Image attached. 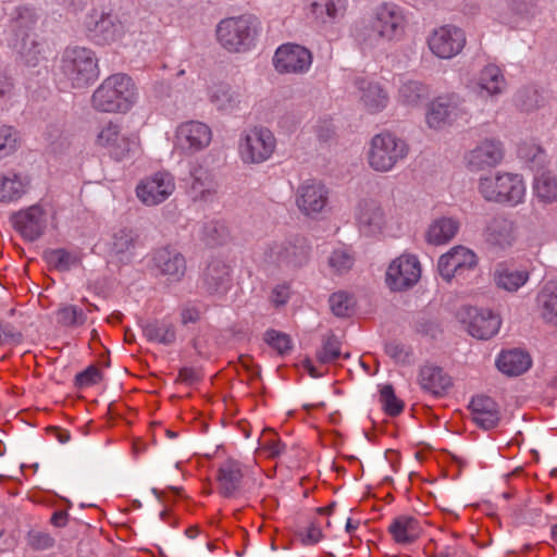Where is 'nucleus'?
<instances>
[{"label": "nucleus", "mask_w": 557, "mask_h": 557, "mask_svg": "<svg viewBox=\"0 0 557 557\" xmlns=\"http://www.w3.org/2000/svg\"><path fill=\"white\" fill-rule=\"evenodd\" d=\"M503 158L504 148L502 143L485 139L466 154V163L470 171L478 172L498 165Z\"/></svg>", "instance_id": "nucleus-21"}, {"label": "nucleus", "mask_w": 557, "mask_h": 557, "mask_svg": "<svg viewBox=\"0 0 557 557\" xmlns=\"http://www.w3.org/2000/svg\"><path fill=\"white\" fill-rule=\"evenodd\" d=\"M329 302L332 312L336 317H348L352 311L354 300L348 294L344 292H338L331 295Z\"/></svg>", "instance_id": "nucleus-52"}, {"label": "nucleus", "mask_w": 557, "mask_h": 557, "mask_svg": "<svg viewBox=\"0 0 557 557\" xmlns=\"http://www.w3.org/2000/svg\"><path fill=\"white\" fill-rule=\"evenodd\" d=\"M484 236L490 244L506 248L516 240V226L505 215L497 214L487 222Z\"/></svg>", "instance_id": "nucleus-28"}, {"label": "nucleus", "mask_w": 557, "mask_h": 557, "mask_svg": "<svg viewBox=\"0 0 557 557\" xmlns=\"http://www.w3.org/2000/svg\"><path fill=\"white\" fill-rule=\"evenodd\" d=\"M355 263V258L350 251L345 248L334 249L329 257V265L336 274L349 271Z\"/></svg>", "instance_id": "nucleus-51"}, {"label": "nucleus", "mask_w": 557, "mask_h": 557, "mask_svg": "<svg viewBox=\"0 0 557 557\" xmlns=\"http://www.w3.org/2000/svg\"><path fill=\"white\" fill-rule=\"evenodd\" d=\"M456 315L468 333L478 339L493 337L500 327V319L490 309L462 306Z\"/></svg>", "instance_id": "nucleus-14"}, {"label": "nucleus", "mask_w": 557, "mask_h": 557, "mask_svg": "<svg viewBox=\"0 0 557 557\" xmlns=\"http://www.w3.org/2000/svg\"><path fill=\"white\" fill-rule=\"evenodd\" d=\"M356 222L366 235H375L383 232L387 218L381 203L374 199L361 200L356 208Z\"/></svg>", "instance_id": "nucleus-23"}, {"label": "nucleus", "mask_w": 557, "mask_h": 557, "mask_svg": "<svg viewBox=\"0 0 557 557\" xmlns=\"http://www.w3.org/2000/svg\"><path fill=\"white\" fill-rule=\"evenodd\" d=\"M16 232L27 242H35L47 227L46 213L39 206H32L12 216Z\"/></svg>", "instance_id": "nucleus-22"}, {"label": "nucleus", "mask_w": 557, "mask_h": 557, "mask_svg": "<svg viewBox=\"0 0 557 557\" xmlns=\"http://www.w3.org/2000/svg\"><path fill=\"white\" fill-rule=\"evenodd\" d=\"M28 543L35 549H48L53 546L54 540L45 532L34 531L28 534Z\"/></svg>", "instance_id": "nucleus-59"}, {"label": "nucleus", "mask_w": 557, "mask_h": 557, "mask_svg": "<svg viewBox=\"0 0 557 557\" xmlns=\"http://www.w3.org/2000/svg\"><path fill=\"white\" fill-rule=\"evenodd\" d=\"M436 553L437 557H466V550L458 543L445 545Z\"/></svg>", "instance_id": "nucleus-62"}, {"label": "nucleus", "mask_w": 557, "mask_h": 557, "mask_svg": "<svg viewBox=\"0 0 557 557\" xmlns=\"http://www.w3.org/2000/svg\"><path fill=\"white\" fill-rule=\"evenodd\" d=\"M141 329L149 342L170 346L176 341L175 325L166 319L147 321Z\"/></svg>", "instance_id": "nucleus-38"}, {"label": "nucleus", "mask_w": 557, "mask_h": 557, "mask_svg": "<svg viewBox=\"0 0 557 557\" xmlns=\"http://www.w3.org/2000/svg\"><path fill=\"white\" fill-rule=\"evenodd\" d=\"M394 540L400 544H410L414 542L421 532L419 521L410 516H400L396 518L388 528Z\"/></svg>", "instance_id": "nucleus-39"}, {"label": "nucleus", "mask_w": 557, "mask_h": 557, "mask_svg": "<svg viewBox=\"0 0 557 557\" xmlns=\"http://www.w3.org/2000/svg\"><path fill=\"white\" fill-rule=\"evenodd\" d=\"M529 278L530 272L527 269L498 265L494 272L496 286L509 293L517 292Z\"/></svg>", "instance_id": "nucleus-37"}, {"label": "nucleus", "mask_w": 557, "mask_h": 557, "mask_svg": "<svg viewBox=\"0 0 557 557\" xmlns=\"http://www.w3.org/2000/svg\"><path fill=\"white\" fill-rule=\"evenodd\" d=\"M329 201V189L318 180L302 182L296 191V205L299 211L309 218L321 213Z\"/></svg>", "instance_id": "nucleus-19"}, {"label": "nucleus", "mask_w": 557, "mask_h": 557, "mask_svg": "<svg viewBox=\"0 0 557 557\" xmlns=\"http://www.w3.org/2000/svg\"><path fill=\"white\" fill-rule=\"evenodd\" d=\"M430 95L429 87L418 81H406L398 89V101L407 107H418Z\"/></svg>", "instance_id": "nucleus-42"}, {"label": "nucleus", "mask_w": 557, "mask_h": 557, "mask_svg": "<svg viewBox=\"0 0 557 557\" xmlns=\"http://www.w3.org/2000/svg\"><path fill=\"white\" fill-rule=\"evenodd\" d=\"M474 423L483 430L496 428L500 421L499 406L491 397L479 395L469 406Z\"/></svg>", "instance_id": "nucleus-27"}, {"label": "nucleus", "mask_w": 557, "mask_h": 557, "mask_svg": "<svg viewBox=\"0 0 557 557\" xmlns=\"http://www.w3.org/2000/svg\"><path fill=\"white\" fill-rule=\"evenodd\" d=\"M96 144L115 161L132 158L138 149L137 138L124 132L121 125L113 122H109L100 128Z\"/></svg>", "instance_id": "nucleus-13"}, {"label": "nucleus", "mask_w": 557, "mask_h": 557, "mask_svg": "<svg viewBox=\"0 0 557 557\" xmlns=\"http://www.w3.org/2000/svg\"><path fill=\"white\" fill-rule=\"evenodd\" d=\"M479 191L487 201L516 206L524 198L525 185L518 174L498 172L495 175L481 177Z\"/></svg>", "instance_id": "nucleus-7"}, {"label": "nucleus", "mask_w": 557, "mask_h": 557, "mask_svg": "<svg viewBox=\"0 0 557 557\" xmlns=\"http://www.w3.org/2000/svg\"><path fill=\"white\" fill-rule=\"evenodd\" d=\"M25 190L26 184L17 173L10 171L0 176V201H15L25 194Z\"/></svg>", "instance_id": "nucleus-40"}, {"label": "nucleus", "mask_w": 557, "mask_h": 557, "mask_svg": "<svg viewBox=\"0 0 557 557\" xmlns=\"http://www.w3.org/2000/svg\"><path fill=\"white\" fill-rule=\"evenodd\" d=\"M17 143V132L12 126L0 125V159L13 153Z\"/></svg>", "instance_id": "nucleus-54"}, {"label": "nucleus", "mask_w": 557, "mask_h": 557, "mask_svg": "<svg viewBox=\"0 0 557 557\" xmlns=\"http://www.w3.org/2000/svg\"><path fill=\"white\" fill-rule=\"evenodd\" d=\"M47 140L50 151L55 156L71 154L75 150L72 140L58 126H50L48 128Z\"/></svg>", "instance_id": "nucleus-47"}, {"label": "nucleus", "mask_w": 557, "mask_h": 557, "mask_svg": "<svg viewBox=\"0 0 557 557\" xmlns=\"http://www.w3.org/2000/svg\"><path fill=\"white\" fill-rule=\"evenodd\" d=\"M209 101L216 110L231 113L239 109L243 101V94L236 87L225 83H219L210 87Z\"/></svg>", "instance_id": "nucleus-31"}, {"label": "nucleus", "mask_w": 557, "mask_h": 557, "mask_svg": "<svg viewBox=\"0 0 557 557\" xmlns=\"http://www.w3.org/2000/svg\"><path fill=\"white\" fill-rule=\"evenodd\" d=\"M244 471L240 462L234 459L223 461L218 470V484L224 497H231L239 488Z\"/></svg>", "instance_id": "nucleus-33"}, {"label": "nucleus", "mask_w": 557, "mask_h": 557, "mask_svg": "<svg viewBox=\"0 0 557 557\" xmlns=\"http://www.w3.org/2000/svg\"><path fill=\"white\" fill-rule=\"evenodd\" d=\"M60 70L73 88L87 87L99 76L96 53L86 47H67L62 54Z\"/></svg>", "instance_id": "nucleus-5"}, {"label": "nucleus", "mask_w": 557, "mask_h": 557, "mask_svg": "<svg viewBox=\"0 0 557 557\" xmlns=\"http://www.w3.org/2000/svg\"><path fill=\"white\" fill-rule=\"evenodd\" d=\"M44 258L49 267L60 272L69 271L78 263V258L63 248L46 250Z\"/></svg>", "instance_id": "nucleus-45"}, {"label": "nucleus", "mask_w": 557, "mask_h": 557, "mask_svg": "<svg viewBox=\"0 0 557 557\" xmlns=\"http://www.w3.org/2000/svg\"><path fill=\"white\" fill-rule=\"evenodd\" d=\"M541 318L549 324L557 325V281L546 282L536 296Z\"/></svg>", "instance_id": "nucleus-36"}, {"label": "nucleus", "mask_w": 557, "mask_h": 557, "mask_svg": "<svg viewBox=\"0 0 557 557\" xmlns=\"http://www.w3.org/2000/svg\"><path fill=\"white\" fill-rule=\"evenodd\" d=\"M38 14L29 7H16L4 30V40L29 66H36L42 59L44 45L35 34Z\"/></svg>", "instance_id": "nucleus-2"}, {"label": "nucleus", "mask_w": 557, "mask_h": 557, "mask_svg": "<svg viewBox=\"0 0 557 557\" xmlns=\"http://www.w3.org/2000/svg\"><path fill=\"white\" fill-rule=\"evenodd\" d=\"M55 322L62 327L76 329L82 326L86 320V312L75 305L61 304L54 312Z\"/></svg>", "instance_id": "nucleus-43"}, {"label": "nucleus", "mask_w": 557, "mask_h": 557, "mask_svg": "<svg viewBox=\"0 0 557 557\" xmlns=\"http://www.w3.org/2000/svg\"><path fill=\"white\" fill-rule=\"evenodd\" d=\"M137 100L133 79L123 73L108 76L91 96L95 110L106 113H126Z\"/></svg>", "instance_id": "nucleus-3"}, {"label": "nucleus", "mask_w": 557, "mask_h": 557, "mask_svg": "<svg viewBox=\"0 0 557 557\" xmlns=\"http://www.w3.org/2000/svg\"><path fill=\"white\" fill-rule=\"evenodd\" d=\"M84 28L87 37L98 46L119 42L126 33L124 24L116 15L97 9L86 14Z\"/></svg>", "instance_id": "nucleus-11"}, {"label": "nucleus", "mask_w": 557, "mask_h": 557, "mask_svg": "<svg viewBox=\"0 0 557 557\" xmlns=\"http://www.w3.org/2000/svg\"><path fill=\"white\" fill-rule=\"evenodd\" d=\"M276 148L272 131L255 126L244 131L238 140V154L244 164H261L268 161Z\"/></svg>", "instance_id": "nucleus-9"}, {"label": "nucleus", "mask_w": 557, "mask_h": 557, "mask_svg": "<svg viewBox=\"0 0 557 557\" xmlns=\"http://www.w3.org/2000/svg\"><path fill=\"white\" fill-rule=\"evenodd\" d=\"M342 356L339 339L331 334L327 335L322 343L321 349L317 352V359L321 363L335 362Z\"/></svg>", "instance_id": "nucleus-50"}, {"label": "nucleus", "mask_w": 557, "mask_h": 557, "mask_svg": "<svg viewBox=\"0 0 557 557\" xmlns=\"http://www.w3.org/2000/svg\"><path fill=\"white\" fill-rule=\"evenodd\" d=\"M175 190L174 176L160 171L141 181L136 188L137 197L147 206L165 201Z\"/></svg>", "instance_id": "nucleus-20"}, {"label": "nucleus", "mask_w": 557, "mask_h": 557, "mask_svg": "<svg viewBox=\"0 0 557 557\" xmlns=\"http://www.w3.org/2000/svg\"><path fill=\"white\" fill-rule=\"evenodd\" d=\"M474 88L481 96L500 95L506 88V79L502 70L495 64L484 66L474 79Z\"/></svg>", "instance_id": "nucleus-30"}, {"label": "nucleus", "mask_w": 557, "mask_h": 557, "mask_svg": "<svg viewBox=\"0 0 557 557\" xmlns=\"http://www.w3.org/2000/svg\"><path fill=\"white\" fill-rule=\"evenodd\" d=\"M260 21L251 14L227 17L216 26V40L228 52L240 53L256 46Z\"/></svg>", "instance_id": "nucleus-4"}, {"label": "nucleus", "mask_w": 557, "mask_h": 557, "mask_svg": "<svg viewBox=\"0 0 557 557\" xmlns=\"http://www.w3.org/2000/svg\"><path fill=\"white\" fill-rule=\"evenodd\" d=\"M212 141V131L200 121L181 123L175 129L174 148L184 156H193L205 150Z\"/></svg>", "instance_id": "nucleus-15"}, {"label": "nucleus", "mask_w": 557, "mask_h": 557, "mask_svg": "<svg viewBox=\"0 0 557 557\" xmlns=\"http://www.w3.org/2000/svg\"><path fill=\"white\" fill-rule=\"evenodd\" d=\"M13 89V84L10 77L0 70V101L7 99Z\"/></svg>", "instance_id": "nucleus-63"}, {"label": "nucleus", "mask_w": 557, "mask_h": 557, "mask_svg": "<svg viewBox=\"0 0 557 557\" xmlns=\"http://www.w3.org/2000/svg\"><path fill=\"white\" fill-rule=\"evenodd\" d=\"M181 323L187 325L189 323H197L201 318V310L194 304H185L180 311Z\"/></svg>", "instance_id": "nucleus-60"}, {"label": "nucleus", "mask_w": 557, "mask_h": 557, "mask_svg": "<svg viewBox=\"0 0 557 557\" xmlns=\"http://www.w3.org/2000/svg\"><path fill=\"white\" fill-rule=\"evenodd\" d=\"M101 379V372L98 368L90 366L86 370L76 374V385L79 387L90 386Z\"/></svg>", "instance_id": "nucleus-58"}, {"label": "nucleus", "mask_w": 557, "mask_h": 557, "mask_svg": "<svg viewBox=\"0 0 557 557\" xmlns=\"http://www.w3.org/2000/svg\"><path fill=\"white\" fill-rule=\"evenodd\" d=\"M460 228V222L453 216H441L429 225L425 240L434 246H441L455 238Z\"/></svg>", "instance_id": "nucleus-32"}, {"label": "nucleus", "mask_w": 557, "mask_h": 557, "mask_svg": "<svg viewBox=\"0 0 557 557\" xmlns=\"http://www.w3.org/2000/svg\"><path fill=\"white\" fill-rule=\"evenodd\" d=\"M466 44L465 30L453 24L435 27L426 37L430 52L441 60H450L457 57L462 52Z\"/></svg>", "instance_id": "nucleus-12"}, {"label": "nucleus", "mask_w": 557, "mask_h": 557, "mask_svg": "<svg viewBox=\"0 0 557 557\" xmlns=\"http://www.w3.org/2000/svg\"><path fill=\"white\" fill-rule=\"evenodd\" d=\"M469 112L461 96L449 92L435 97L426 108L425 122L432 129H443L466 121Z\"/></svg>", "instance_id": "nucleus-10"}, {"label": "nucleus", "mask_w": 557, "mask_h": 557, "mask_svg": "<svg viewBox=\"0 0 557 557\" xmlns=\"http://www.w3.org/2000/svg\"><path fill=\"white\" fill-rule=\"evenodd\" d=\"M261 445L262 448L268 453V456L271 458L281 456L286 447L285 444L282 443L274 434H272L269 438H264Z\"/></svg>", "instance_id": "nucleus-61"}, {"label": "nucleus", "mask_w": 557, "mask_h": 557, "mask_svg": "<svg viewBox=\"0 0 557 557\" xmlns=\"http://www.w3.org/2000/svg\"><path fill=\"white\" fill-rule=\"evenodd\" d=\"M420 275L421 267L418 258L412 255H401L389 264L386 271V284L392 290H405L412 287Z\"/></svg>", "instance_id": "nucleus-18"}, {"label": "nucleus", "mask_w": 557, "mask_h": 557, "mask_svg": "<svg viewBox=\"0 0 557 557\" xmlns=\"http://www.w3.org/2000/svg\"><path fill=\"white\" fill-rule=\"evenodd\" d=\"M312 53L309 49L297 44L281 45L273 57V66L280 74L302 75L312 65Z\"/></svg>", "instance_id": "nucleus-16"}, {"label": "nucleus", "mask_w": 557, "mask_h": 557, "mask_svg": "<svg viewBox=\"0 0 557 557\" xmlns=\"http://www.w3.org/2000/svg\"><path fill=\"white\" fill-rule=\"evenodd\" d=\"M288 293L285 286H278L273 290V302L284 305L287 301Z\"/></svg>", "instance_id": "nucleus-64"}, {"label": "nucleus", "mask_w": 557, "mask_h": 557, "mask_svg": "<svg viewBox=\"0 0 557 557\" xmlns=\"http://www.w3.org/2000/svg\"><path fill=\"white\" fill-rule=\"evenodd\" d=\"M419 383L423 391L434 396H441L450 387L451 380L442 368L426 364L420 369Z\"/></svg>", "instance_id": "nucleus-35"}, {"label": "nucleus", "mask_w": 557, "mask_h": 557, "mask_svg": "<svg viewBox=\"0 0 557 557\" xmlns=\"http://www.w3.org/2000/svg\"><path fill=\"white\" fill-rule=\"evenodd\" d=\"M533 189L540 201L544 203L557 201V176L550 171L537 173L534 177Z\"/></svg>", "instance_id": "nucleus-41"}, {"label": "nucleus", "mask_w": 557, "mask_h": 557, "mask_svg": "<svg viewBox=\"0 0 557 557\" xmlns=\"http://www.w3.org/2000/svg\"><path fill=\"white\" fill-rule=\"evenodd\" d=\"M313 13L323 22L334 21L343 17L347 9V0H313Z\"/></svg>", "instance_id": "nucleus-44"}, {"label": "nucleus", "mask_w": 557, "mask_h": 557, "mask_svg": "<svg viewBox=\"0 0 557 557\" xmlns=\"http://www.w3.org/2000/svg\"><path fill=\"white\" fill-rule=\"evenodd\" d=\"M264 341L280 355H285L292 350V339L285 333L275 330H269L264 334Z\"/></svg>", "instance_id": "nucleus-55"}, {"label": "nucleus", "mask_w": 557, "mask_h": 557, "mask_svg": "<svg viewBox=\"0 0 557 557\" xmlns=\"http://www.w3.org/2000/svg\"><path fill=\"white\" fill-rule=\"evenodd\" d=\"M231 267L222 260H212L203 273V287L210 294H224L231 287Z\"/></svg>", "instance_id": "nucleus-29"}, {"label": "nucleus", "mask_w": 557, "mask_h": 557, "mask_svg": "<svg viewBox=\"0 0 557 557\" xmlns=\"http://www.w3.org/2000/svg\"><path fill=\"white\" fill-rule=\"evenodd\" d=\"M409 152L407 143L391 132L374 135L367 152V160L375 172H389L403 161Z\"/></svg>", "instance_id": "nucleus-6"}, {"label": "nucleus", "mask_w": 557, "mask_h": 557, "mask_svg": "<svg viewBox=\"0 0 557 557\" xmlns=\"http://www.w3.org/2000/svg\"><path fill=\"white\" fill-rule=\"evenodd\" d=\"M380 398L385 412L392 417L399 414L404 409V404L394 393L392 385H384L380 391Z\"/></svg>", "instance_id": "nucleus-53"}, {"label": "nucleus", "mask_w": 557, "mask_h": 557, "mask_svg": "<svg viewBox=\"0 0 557 557\" xmlns=\"http://www.w3.org/2000/svg\"><path fill=\"white\" fill-rule=\"evenodd\" d=\"M219 185L214 175L202 166H196L190 172V183L187 193L193 201L211 202L218 194Z\"/></svg>", "instance_id": "nucleus-25"}, {"label": "nucleus", "mask_w": 557, "mask_h": 557, "mask_svg": "<svg viewBox=\"0 0 557 557\" xmlns=\"http://www.w3.org/2000/svg\"><path fill=\"white\" fill-rule=\"evenodd\" d=\"M507 12L503 14L504 23L518 26L530 16V4L525 0H506Z\"/></svg>", "instance_id": "nucleus-49"}, {"label": "nucleus", "mask_w": 557, "mask_h": 557, "mask_svg": "<svg viewBox=\"0 0 557 557\" xmlns=\"http://www.w3.org/2000/svg\"><path fill=\"white\" fill-rule=\"evenodd\" d=\"M476 265L475 252L466 246L457 245L438 258L437 271L444 281L450 282L455 276L474 270Z\"/></svg>", "instance_id": "nucleus-17"}, {"label": "nucleus", "mask_w": 557, "mask_h": 557, "mask_svg": "<svg viewBox=\"0 0 557 557\" xmlns=\"http://www.w3.org/2000/svg\"><path fill=\"white\" fill-rule=\"evenodd\" d=\"M228 236V230L224 222L209 221L199 228V237L209 246L223 243Z\"/></svg>", "instance_id": "nucleus-46"}, {"label": "nucleus", "mask_w": 557, "mask_h": 557, "mask_svg": "<svg viewBox=\"0 0 557 557\" xmlns=\"http://www.w3.org/2000/svg\"><path fill=\"white\" fill-rule=\"evenodd\" d=\"M409 25L408 12L401 5L385 1L372 8L367 21L352 29L355 40L363 48H377L383 44L401 41Z\"/></svg>", "instance_id": "nucleus-1"}, {"label": "nucleus", "mask_w": 557, "mask_h": 557, "mask_svg": "<svg viewBox=\"0 0 557 557\" xmlns=\"http://www.w3.org/2000/svg\"><path fill=\"white\" fill-rule=\"evenodd\" d=\"M297 536L304 545L309 546L319 543L322 540L323 534L318 525L311 523L306 529L299 530L297 532Z\"/></svg>", "instance_id": "nucleus-57"}, {"label": "nucleus", "mask_w": 557, "mask_h": 557, "mask_svg": "<svg viewBox=\"0 0 557 557\" xmlns=\"http://www.w3.org/2000/svg\"><path fill=\"white\" fill-rule=\"evenodd\" d=\"M532 359L530 355L520 349L502 351L496 359L497 369L508 375L518 376L530 369Z\"/></svg>", "instance_id": "nucleus-34"}, {"label": "nucleus", "mask_w": 557, "mask_h": 557, "mask_svg": "<svg viewBox=\"0 0 557 557\" xmlns=\"http://www.w3.org/2000/svg\"><path fill=\"white\" fill-rule=\"evenodd\" d=\"M137 235L127 227H122L113 233L111 249L115 255H125L132 252L135 248Z\"/></svg>", "instance_id": "nucleus-48"}, {"label": "nucleus", "mask_w": 557, "mask_h": 557, "mask_svg": "<svg viewBox=\"0 0 557 557\" xmlns=\"http://www.w3.org/2000/svg\"><path fill=\"white\" fill-rule=\"evenodd\" d=\"M154 268L170 282H180L186 273L185 257L175 248L162 247L153 252Z\"/></svg>", "instance_id": "nucleus-24"}, {"label": "nucleus", "mask_w": 557, "mask_h": 557, "mask_svg": "<svg viewBox=\"0 0 557 557\" xmlns=\"http://www.w3.org/2000/svg\"><path fill=\"white\" fill-rule=\"evenodd\" d=\"M310 246L301 237L273 240L263 249V262L283 270H295L307 264Z\"/></svg>", "instance_id": "nucleus-8"}, {"label": "nucleus", "mask_w": 557, "mask_h": 557, "mask_svg": "<svg viewBox=\"0 0 557 557\" xmlns=\"http://www.w3.org/2000/svg\"><path fill=\"white\" fill-rule=\"evenodd\" d=\"M355 85L359 91V100L369 113H377L387 107L388 94L380 83L357 77Z\"/></svg>", "instance_id": "nucleus-26"}, {"label": "nucleus", "mask_w": 557, "mask_h": 557, "mask_svg": "<svg viewBox=\"0 0 557 557\" xmlns=\"http://www.w3.org/2000/svg\"><path fill=\"white\" fill-rule=\"evenodd\" d=\"M385 352L397 363L408 364L411 362L412 350L410 347L398 342L386 344Z\"/></svg>", "instance_id": "nucleus-56"}]
</instances>
